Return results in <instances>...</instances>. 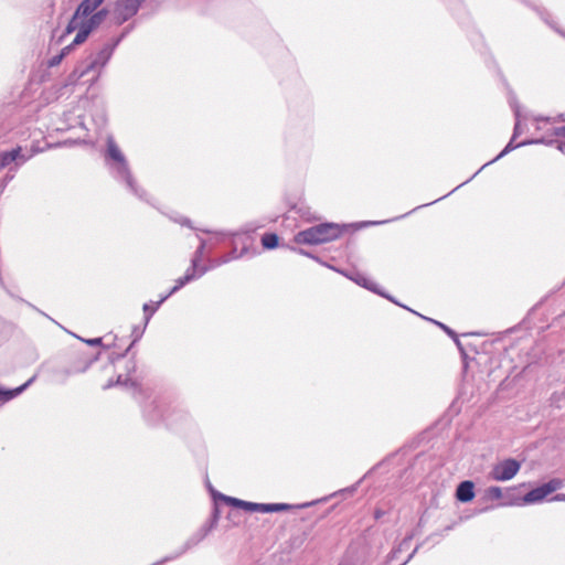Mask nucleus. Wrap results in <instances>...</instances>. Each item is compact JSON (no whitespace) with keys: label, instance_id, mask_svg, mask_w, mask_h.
Wrapping results in <instances>:
<instances>
[{"label":"nucleus","instance_id":"obj_29","mask_svg":"<svg viewBox=\"0 0 565 565\" xmlns=\"http://www.w3.org/2000/svg\"><path fill=\"white\" fill-rule=\"evenodd\" d=\"M452 339H454V341H455V343H456L457 348H458L460 351H463V349H462V344H461V342L459 341L458 337L456 335V338H452Z\"/></svg>","mask_w":565,"mask_h":565},{"label":"nucleus","instance_id":"obj_13","mask_svg":"<svg viewBox=\"0 0 565 565\" xmlns=\"http://www.w3.org/2000/svg\"><path fill=\"white\" fill-rule=\"evenodd\" d=\"M21 150V147H17L11 151L0 152V168L2 169L9 166L14 160H17L18 158H22Z\"/></svg>","mask_w":565,"mask_h":565},{"label":"nucleus","instance_id":"obj_27","mask_svg":"<svg viewBox=\"0 0 565 565\" xmlns=\"http://www.w3.org/2000/svg\"><path fill=\"white\" fill-rule=\"evenodd\" d=\"M555 135H556V136L565 137V126H563V127H558V128L555 130Z\"/></svg>","mask_w":565,"mask_h":565},{"label":"nucleus","instance_id":"obj_1","mask_svg":"<svg viewBox=\"0 0 565 565\" xmlns=\"http://www.w3.org/2000/svg\"><path fill=\"white\" fill-rule=\"evenodd\" d=\"M342 228L337 223H321L319 225L300 231L295 236L297 244L319 245L339 238Z\"/></svg>","mask_w":565,"mask_h":565},{"label":"nucleus","instance_id":"obj_16","mask_svg":"<svg viewBox=\"0 0 565 565\" xmlns=\"http://www.w3.org/2000/svg\"><path fill=\"white\" fill-rule=\"evenodd\" d=\"M34 381V376L31 377L28 382H25L24 384H22L21 386L14 388V390H9V391H0V401L2 402H7L15 396H18L23 390H25V387H28L32 382Z\"/></svg>","mask_w":565,"mask_h":565},{"label":"nucleus","instance_id":"obj_14","mask_svg":"<svg viewBox=\"0 0 565 565\" xmlns=\"http://www.w3.org/2000/svg\"><path fill=\"white\" fill-rule=\"evenodd\" d=\"M77 30V34L73 41L74 44L83 43L89 35V31L85 29L78 21H76V26L73 25V20L70 22L67 26V32H72Z\"/></svg>","mask_w":565,"mask_h":565},{"label":"nucleus","instance_id":"obj_25","mask_svg":"<svg viewBox=\"0 0 565 565\" xmlns=\"http://www.w3.org/2000/svg\"><path fill=\"white\" fill-rule=\"evenodd\" d=\"M487 495L492 500H499L502 498V490L499 487H490L487 489Z\"/></svg>","mask_w":565,"mask_h":565},{"label":"nucleus","instance_id":"obj_3","mask_svg":"<svg viewBox=\"0 0 565 565\" xmlns=\"http://www.w3.org/2000/svg\"><path fill=\"white\" fill-rule=\"evenodd\" d=\"M521 463L515 459H504L493 466L490 477L495 481H509L519 472Z\"/></svg>","mask_w":565,"mask_h":565},{"label":"nucleus","instance_id":"obj_30","mask_svg":"<svg viewBox=\"0 0 565 565\" xmlns=\"http://www.w3.org/2000/svg\"><path fill=\"white\" fill-rule=\"evenodd\" d=\"M558 149L561 152H563L565 154V142H559Z\"/></svg>","mask_w":565,"mask_h":565},{"label":"nucleus","instance_id":"obj_11","mask_svg":"<svg viewBox=\"0 0 565 565\" xmlns=\"http://www.w3.org/2000/svg\"><path fill=\"white\" fill-rule=\"evenodd\" d=\"M514 139L515 138L512 137V139L509 141V143L505 146V148L494 159H492L491 161H489L486 164H483L479 171H481L484 167L493 163L494 161L499 160L500 158H502L503 156H505L507 153H509L510 151H512L513 149H515V148H518L520 146H524V145H527V143H540V142H543L542 140H535V141H523L521 143L514 145L513 143Z\"/></svg>","mask_w":565,"mask_h":565},{"label":"nucleus","instance_id":"obj_4","mask_svg":"<svg viewBox=\"0 0 565 565\" xmlns=\"http://www.w3.org/2000/svg\"><path fill=\"white\" fill-rule=\"evenodd\" d=\"M138 7V0H118L116 7L118 19L121 21L128 20L137 13Z\"/></svg>","mask_w":565,"mask_h":565},{"label":"nucleus","instance_id":"obj_24","mask_svg":"<svg viewBox=\"0 0 565 565\" xmlns=\"http://www.w3.org/2000/svg\"><path fill=\"white\" fill-rule=\"evenodd\" d=\"M562 480L559 479H552L548 482L544 483L543 487L545 489V493L547 495L556 490H558L562 487Z\"/></svg>","mask_w":565,"mask_h":565},{"label":"nucleus","instance_id":"obj_9","mask_svg":"<svg viewBox=\"0 0 565 565\" xmlns=\"http://www.w3.org/2000/svg\"><path fill=\"white\" fill-rule=\"evenodd\" d=\"M107 335L111 337V342L115 343L111 348H106L107 350H113V354L117 356H122L130 349L132 342L128 341V339L118 338L116 334L108 333Z\"/></svg>","mask_w":565,"mask_h":565},{"label":"nucleus","instance_id":"obj_28","mask_svg":"<svg viewBox=\"0 0 565 565\" xmlns=\"http://www.w3.org/2000/svg\"><path fill=\"white\" fill-rule=\"evenodd\" d=\"M418 550V546L415 547V550L408 555V557L406 558V561L404 563H402L401 565H406L412 558L413 556L415 555V553L417 552Z\"/></svg>","mask_w":565,"mask_h":565},{"label":"nucleus","instance_id":"obj_2","mask_svg":"<svg viewBox=\"0 0 565 565\" xmlns=\"http://www.w3.org/2000/svg\"><path fill=\"white\" fill-rule=\"evenodd\" d=\"M97 354L84 345L73 348L68 353V362L75 372H85L95 361Z\"/></svg>","mask_w":565,"mask_h":565},{"label":"nucleus","instance_id":"obj_21","mask_svg":"<svg viewBox=\"0 0 565 565\" xmlns=\"http://www.w3.org/2000/svg\"><path fill=\"white\" fill-rule=\"evenodd\" d=\"M262 244L267 249L275 248L278 245V236L274 233H266L262 237Z\"/></svg>","mask_w":565,"mask_h":565},{"label":"nucleus","instance_id":"obj_19","mask_svg":"<svg viewBox=\"0 0 565 565\" xmlns=\"http://www.w3.org/2000/svg\"><path fill=\"white\" fill-rule=\"evenodd\" d=\"M109 157L118 163H124L125 157L115 142H109L107 147Z\"/></svg>","mask_w":565,"mask_h":565},{"label":"nucleus","instance_id":"obj_26","mask_svg":"<svg viewBox=\"0 0 565 565\" xmlns=\"http://www.w3.org/2000/svg\"><path fill=\"white\" fill-rule=\"evenodd\" d=\"M429 320L433 321L434 323H436L439 328H441L449 337L456 338V332L454 330H451L449 327H447L446 324H444L441 322L435 321L433 319H429Z\"/></svg>","mask_w":565,"mask_h":565},{"label":"nucleus","instance_id":"obj_7","mask_svg":"<svg viewBox=\"0 0 565 565\" xmlns=\"http://www.w3.org/2000/svg\"><path fill=\"white\" fill-rule=\"evenodd\" d=\"M290 509L286 503H253L249 502V512H277Z\"/></svg>","mask_w":565,"mask_h":565},{"label":"nucleus","instance_id":"obj_32","mask_svg":"<svg viewBox=\"0 0 565 565\" xmlns=\"http://www.w3.org/2000/svg\"><path fill=\"white\" fill-rule=\"evenodd\" d=\"M556 500H565V494H557L555 497Z\"/></svg>","mask_w":565,"mask_h":565},{"label":"nucleus","instance_id":"obj_31","mask_svg":"<svg viewBox=\"0 0 565 565\" xmlns=\"http://www.w3.org/2000/svg\"><path fill=\"white\" fill-rule=\"evenodd\" d=\"M536 120H541V121H546L548 122L550 121V118L548 117H537Z\"/></svg>","mask_w":565,"mask_h":565},{"label":"nucleus","instance_id":"obj_10","mask_svg":"<svg viewBox=\"0 0 565 565\" xmlns=\"http://www.w3.org/2000/svg\"><path fill=\"white\" fill-rule=\"evenodd\" d=\"M196 276H198L196 259H193L192 260V266L186 270L184 276H182V277H180V278H178L175 280V285L172 288L171 292L177 291L178 289L183 287L185 284H188L189 281L193 280Z\"/></svg>","mask_w":565,"mask_h":565},{"label":"nucleus","instance_id":"obj_33","mask_svg":"<svg viewBox=\"0 0 565 565\" xmlns=\"http://www.w3.org/2000/svg\"><path fill=\"white\" fill-rule=\"evenodd\" d=\"M380 295H382V296H384V297H385V295H384L383 292H381ZM386 298H387V299H390V300H392V301H393V303H396V300H393L391 297L386 296Z\"/></svg>","mask_w":565,"mask_h":565},{"label":"nucleus","instance_id":"obj_18","mask_svg":"<svg viewBox=\"0 0 565 565\" xmlns=\"http://www.w3.org/2000/svg\"><path fill=\"white\" fill-rule=\"evenodd\" d=\"M216 500L220 502H223L230 507L241 508V509L247 511V501L238 500V499L227 497L224 494H218L216 497Z\"/></svg>","mask_w":565,"mask_h":565},{"label":"nucleus","instance_id":"obj_20","mask_svg":"<svg viewBox=\"0 0 565 565\" xmlns=\"http://www.w3.org/2000/svg\"><path fill=\"white\" fill-rule=\"evenodd\" d=\"M110 340H111L110 335H104V337H100V338H95V339L86 340V344H88V345H102L103 348H111V347L115 345V343L111 342Z\"/></svg>","mask_w":565,"mask_h":565},{"label":"nucleus","instance_id":"obj_6","mask_svg":"<svg viewBox=\"0 0 565 565\" xmlns=\"http://www.w3.org/2000/svg\"><path fill=\"white\" fill-rule=\"evenodd\" d=\"M106 15H107L106 10H99L95 13H92L90 15H88L86 18L79 19L78 23H81L85 29H87L89 32H92L104 21Z\"/></svg>","mask_w":565,"mask_h":565},{"label":"nucleus","instance_id":"obj_5","mask_svg":"<svg viewBox=\"0 0 565 565\" xmlns=\"http://www.w3.org/2000/svg\"><path fill=\"white\" fill-rule=\"evenodd\" d=\"M103 2L104 0H83L73 17V25L76 26V21L94 13Z\"/></svg>","mask_w":565,"mask_h":565},{"label":"nucleus","instance_id":"obj_22","mask_svg":"<svg viewBox=\"0 0 565 565\" xmlns=\"http://www.w3.org/2000/svg\"><path fill=\"white\" fill-rule=\"evenodd\" d=\"M413 540V535H407L399 544L397 547H395L391 554H390V558L391 559H394L398 553L403 552V551H406L409 548V545H411V541Z\"/></svg>","mask_w":565,"mask_h":565},{"label":"nucleus","instance_id":"obj_15","mask_svg":"<svg viewBox=\"0 0 565 565\" xmlns=\"http://www.w3.org/2000/svg\"><path fill=\"white\" fill-rule=\"evenodd\" d=\"M546 495H547V493H545L544 487L541 486V487H537V488L529 491L523 497V502L527 503V504L535 503V502H539V501L543 500Z\"/></svg>","mask_w":565,"mask_h":565},{"label":"nucleus","instance_id":"obj_17","mask_svg":"<svg viewBox=\"0 0 565 565\" xmlns=\"http://www.w3.org/2000/svg\"><path fill=\"white\" fill-rule=\"evenodd\" d=\"M509 104L512 107L514 116H515V125H514V131H513V138H515L521 132L520 106H519L514 95H511L509 97Z\"/></svg>","mask_w":565,"mask_h":565},{"label":"nucleus","instance_id":"obj_12","mask_svg":"<svg viewBox=\"0 0 565 565\" xmlns=\"http://www.w3.org/2000/svg\"><path fill=\"white\" fill-rule=\"evenodd\" d=\"M351 280L356 282L358 285L372 290L376 294H381V291L377 289L376 284L367 279L364 275L360 273H354L353 275L348 276Z\"/></svg>","mask_w":565,"mask_h":565},{"label":"nucleus","instance_id":"obj_23","mask_svg":"<svg viewBox=\"0 0 565 565\" xmlns=\"http://www.w3.org/2000/svg\"><path fill=\"white\" fill-rule=\"evenodd\" d=\"M110 56V52L109 50L107 49H104L99 55H98V58L96 61H94L92 63V65L89 66L90 70H95V68H99V67H104L106 62L108 61Z\"/></svg>","mask_w":565,"mask_h":565},{"label":"nucleus","instance_id":"obj_8","mask_svg":"<svg viewBox=\"0 0 565 565\" xmlns=\"http://www.w3.org/2000/svg\"><path fill=\"white\" fill-rule=\"evenodd\" d=\"M473 482L466 480L459 483L456 490V497L461 502H469L475 497Z\"/></svg>","mask_w":565,"mask_h":565}]
</instances>
